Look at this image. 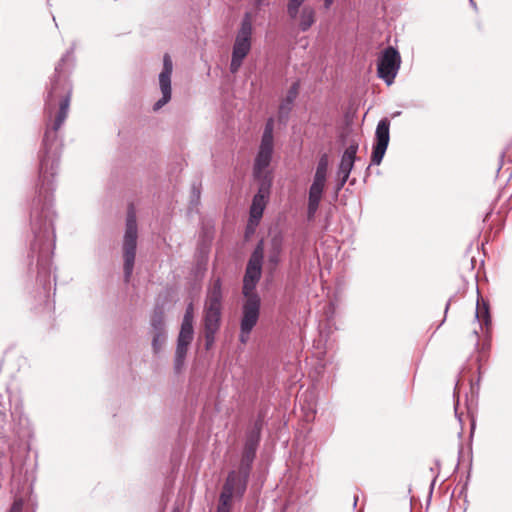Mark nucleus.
Masks as SVG:
<instances>
[{"label":"nucleus","mask_w":512,"mask_h":512,"mask_svg":"<svg viewBox=\"0 0 512 512\" xmlns=\"http://www.w3.org/2000/svg\"><path fill=\"white\" fill-rule=\"evenodd\" d=\"M72 60L73 48L67 51L56 65L45 100L47 127L43 138L44 154L40 158L39 179L30 212V226L33 234L30 250L32 257L37 256L39 275L49 273L55 248L53 226L55 213L52 202L54 177L59 165L57 132L64 124L69 111L72 86L64 72V65Z\"/></svg>","instance_id":"nucleus-1"},{"label":"nucleus","mask_w":512,"mask_h":512,"mask_svg":"<svg viewBox=\"0 0 512 512\" xmlns=\"http://www.w3.org/2000/svg\"><path fill=\"white\" fill-rule=\"evenodd\" d=\"M252 18L250 13H246L242 18L240 28L236 34V38L232 48V57L230 63V71L235 74L239 71L243 60L251 50L252 39Z\"/></svg>","instance_id":"nucleus-3"},{"label":"nucleus","mask_w":512,"mask_h":512,"mask_svg":"<svg viewBox=\"0 0 512 512\" xmlns=\"http://www.w3.org/2000/svg\"><path fill=\"white\" fill-rule=\"evenodd\" d=\"M6 425V413L4 406L0 403V432L4 431Z\"/></svg>","instance_id":"nucleus-30"},{"label":"nucleus","mask_w":512,"mask_h":512,"mask_svg":"<svg viewBox=\"0 0 512 512\" xmlns=\"http://www.w3.org/2000/svg\"><path fill=\"white\" fill-rule=\"evenodd\" d=\"M334 0H324L325 8H330Z\"/></svg>","instance_id":"nucleus-35"},{"label":"nucleus","mask_w":512,"mask_h":512,"mask_svg":"<svg viewBox=\"0 0 512 512\" xmlns=\"http://www.w3.org/2000/svg\"><path fill=\"white\" fill-rule=\"evenodd\" d=\"M284 237L282 233H275L270 240V248L268 253V263L276 267L280 262V257L283 251Z\"/></svg>","instance_id":"nucleus-15"},{"label":"nucleus","mask_w":512,"mask_h":512,"mask_svg":"<svg viewBox=\"0 0 512 512\" xmlns=\"http://www.w3.org/2000/svg\"><path fill=\"white\" fill-rule=\"evenodd\" d=\"M324 188L311 185L309 188L308 200L321 201Z\"/></svg>","instance_id":"nucleus-24"},{"label":"nucleus","mask_w":512,"mask_h":512,"mask_svg":"<svg viewBox=\"0 0 512 512\" xmlns=\"http://www.w3.org/2000/svg\"><path fill=\"white\" fill-rule=\"evenodd\" d=\"M299 15V29L302 32L308 31L315 23V9L312 6H304Z\"/></svg>","instance_id":"nucleus-18"},{"label":"nucleus","mask_w":512,"mask_h":512,"mask_svg":"<svg viewBox=\"0 0 512 512\" xmlns=\"http://www.w3.org/2000/svg\"><path fill=\"white\" fill-rule=\"evenodd\" d=\"M357 500H358V498L355 496V497H354V504H353V505H354V507H355V506H356V504H357Z\"/></svg>","instance_id":"nucleus-38"},{"label":"nucleus","mask_w":512,"mask_h":512,"mask_svg":"<svg viewBox=\"0 0 512 512\" xmlns=\"http://www.w3.org/2000/svg\"><path fill=\"white\" fill-rule=\"evenodd\" d=\"M263 258L264 241L260 240L251 253L243 278L242 293L245 300L241 307L239 332V341L242 344H246L248 342L250 334L256 326L260 316L261 299L254 290L262 275Z\"/></svg>","instance_id":"nucleus-2"},{"label":"nucleus","mask_w":512,"mask_h":512,"mask_svg":"<svg viewBox=\"0 0 512 512\" xmlns=\"http://www.w3.org/2000/svg\"><path fill=\"white\" fill-rule=\"evenodd\" d=\"M475 318L479 322L481 329H483V326H485L486 329H488L489 325L491 324V316L489 313L488 304L485 303L484 301H477Z\"/></svg>","instance_id":"nucleus-19"},{"label":"nucleus","mask_w":512,"mask_h":512,"mask_svg":"<svg viewBox=\"0 0 512 512\" xmlns=\"http://www.w3.org/2000/svg\"><path fill=\"white\" fill-rule=\"evenodd\" d=\"M173 71V63L169 54L163 57V69L159 74V86L162 97L154 104L153 110L157 111L166 105L171 99V75Z\"/></svg>","instance_id":"nucleus-12"},{"label":"nucleus","mask_w":512,"mask_h":512,"mask_svg":"<svg viewBox=\"0 0 512 512\" xmlns=\"http://www.w3.org/2000/svg\"><path fill=\"white\" fill-rule=\"evenodd\" d=\"M250 473L251 470H247V473H245L241 466H239L238 471H230L226 477L219 498L230 502L234 497L241 499L246 492Z\"/></svg>","instance_id":"nucleus-6"},{"label":"nucleus","mask_w":512,"mask_h":512,"mask_svg":"<svg viewBox=\"0 0 512 512\" xmlns=\"http://www.w3.org/2000/svg\"><path fill=\"white\" fill-rule=\"evenodd\" d=\"M328 163V156L326 154H323L318 161L315 172L327 175Z\"/></svg>","instance_id":"nucleus-25"},{"label":"nucleus","mask_w":512,"mask_h":512,"mask_svg":"<svg viewBox=\"0 0 512 512\" xmlns=\"http://www.w3.org/2000/svg\"><path fill=\"white\" fill-rule=\"evenodd\" d=\"M192 197L196 201H198L200 198V188L195 184L192 186Z\"/></svg>","instance_id":"nucleus-32"},{"label":"nucleus","mask_w":512,"mask_h":512,"mask_svg":"<svg viewBox=\"0 0 512 512\" xmlns=\"http://www.w3.org/2000/svg\"><path fill=\"white\" fill-rule=\"evenodd\" d=\"M218 330L204 329L206 348L209 349L215 341V335Z\"/></svg>","instance_id":"nucleus-27"},{"label":"nucleus","mask_w":512,"mask_h":512,"mask_svg":"<svg viewBox=\"0 0 512 512\" xmlns=\"http://www.w3.org/2000/svg\"><path fill=\"white\" fill-rule=\"evenodd\" d=\"M263 1H264V0H255V4H256L257 6H260V5H262Z\"/></svg>","instance_id":"nucleus-36"},{"label":"nucleus","mask_w":512,"mask_h":512,"mask_svg":"<svg viewBox=\"0 0 512 512\" xmlns=\"http://www.w3.org/2000/svg\"><path fill=\"white\" fill-rule=\"evenodd\" d=\"M401 64L399 52L392 46L384 49L377 63L378 77L383 79L387 85H391L398 73Z\"/></svg>","instance_id":"nucleus-7"},{"label":"nucleus","mask_w":512,"mask_h":512,"mask_svg":"<svg viewBox=\"0 0 512 512\" xmlns=\"http://www.w3.org/2000/svg\"><path fill=\"white\" fill-rule=\"evenodd\" d=\"M449 305H450V301L447 302L446 306H445V314L447 313L448 309H449Z\"/></svg>","instance_id":"nucleus-37"},{"label":"nucleus","mask_w":512,"mask_h":512,"mask_svg":"<svg viewBox=\"0 0 512 512\" xmlns=\"http://www.w3.org/2000/svg\"><path fill=\"white\" fill-rule=\"evenodd\" d=\"M273 130L274 120L273 118H269L265 124L261 142L274 144Z\"/></svg>","instance_id":"nucleus-21"},{"label":"nucleus","mask_w":512,"mask_h":512,"mask_svg":"<svg viewBox=\"0 0 512 512\" xmlns=\"http://www.w3.org/2000/svg\"><path fill=\"white\" fill-rule=\"evenodd\" d=\"M358 150V144H350L349 147L342 154L338 175H344L349 177L356 160V154Z\"/></svg>","instance_id":"nucleus-13"},{"label":"nucleus","mask_w":512,"mask_h":512,"mask_svg":"<svg viewBox=\"0 0 512 512\" xmlns=\"http://www.w3.org/2000/svg\"><path fill=\"white\" fill-rule=\"evenodd\" d=\"M221 307L204 305V329L219 330L221 322Z\"/></svg>","instance_id":"nucleus-16"},{"label":"nucleus","mask_w":512,"mask_h":512,"mask_svg":"<svg viewBox=\"0 0 512 512\" xmlns=\"http://www.w3.org/2000/svg\"><path fill=\"white\" fill-rule=\"evenodd\" d=\"M319 204L320 201L308 200L307 218L309 221L314 219L315 214L319 208Z\"/></svg>","instance_id":"nucleus-26"},{"label":"nucleus","mask_w":512,"mask_h":512,"mask_svg":"<svg viewBox=\"0 0 512 512\" xmlns=\"http://www.w3.org/2000/svg\"><path fill=\"white\" fill-rule=\"evenodd\" d=\"M326 174L316 173L314 174L313 182L311 185H316L318 187L324 188L326 183Z\"/></svg>","instance_id":"nucleus-28"},{"label":"nucleus","mask_w":512,"mask_h":512,"mask_svg":"<svg viewBox=\"0 0 512 512\" xmlns=\"http://www.w3.org/2000/svg\"><path fill=\"white\" fill-rule=\"evenodd\" d=\"M273 147L274 144L260 143L253 165V176L259 183H263L264 180L268 179L270 184H272V176L268 168L272 160Z\"/></svg>","instance_id":"nucleus-10"},{"label":"nucleus","mask_w":512,"mask_h":512,"mask_svg":"<svg viewBox=\"0 0 512 512\" xmlns=\"http://www.w3.org/2000/svg\"><path fill=\"white\" fill-rule=\"evenodd\" d=\"M152 348L154 353H159L166 342L167 333H152Z\"/></svg>","instance_id":"nucleus-23"},{"label":"nucleus","mask_w":512,"mask_h":512,"mask_svg":"<svg viewBox=\"0 0 512 512\" xmlns=\"http://www.w3.org/2000/svg\"><path fill=\"white\" fill-rule=\"evenodd\" d=\"M339 177H340V180H339V183L337 184V190H341L349 178L344 175H339Z\"/></svg>","instance_id":"nucleus-33"},{"label":"nucleus","mask_w":512,"mask_h":512,"mask_svg":"<svg viewBox=\"0 0 512 512\" xmlns=\"http://www.w3.org/2000/svg\"><path fill=\"white\" fill-rule=\"evenodd\" d=\"M231 502L219 498V503L216 508V512H230Z\"/></svg>","instance_id":"nucleus-29"},{"label":"nucleus","mask_w":512,"mask_h":512,"mask_svg":"<svg viewBox=\"0 0 512 512\" xmlns=\"http://www.w3.org/2000/svg\"><path fill=\"white\" fill-rule=\"evenodd\" d=\"M152 333H166L164 323V311L161 307H156L150 320Z\"/></svg>","instance_id":"nucleus-20"},{"label":"nucleus","mask_w":512,"mask_h":512,"mask_svg":"<svg viewBox=\"0 0 512 512\" xmlns=\"http://www.w3.org/2000/svg\"><path fill=\"white\" fill-rule=\"evenodd\" d=\"M270 188L271 184L268 179L264 180L263 183H259L258 192L254 195L250 206V217L247 225V231L250 230L253 232L254 228L258 226L267 204Z\"/></svg>","instance_id":"nucleus-9"},{"label":"nucleus","mask_w":512,"mask_h":512,"mask_svg":"<svg viewBox=\"0 0 512 512\" xmlns=\"http://www.w3.org/2000/svg\"><path fill=\"white\" fill-rule=\"evenodd\" d=\"M222 280L217 277L212 280L207 290L205 306L221 307L222 308Z\"/></svg>","instance_id":"nucleus-14"},{"label":"nucleus","mask_w":512,"mask_h":512,"mask_svg":"<svg viewBox=\"0 0 512 512\" xmlns=\"http://www.w3.org/2000/svg\"><path fill=\"white\" fill-rule=\"evenodd\" d=\"M305 0H288L287 3V14L291 19H296L299 13V9Z\"/></svg>","instance_id":"nucleus-22"},{"label":"nucleus","mask_w":512,"mask_h":512,"mask_svg":"<svg viewBox=\"0 0 512 512\" xmlns=\"http://www.w3.org/2000/svg\"><path fill=\"white\" fill-rule=\"evenodd\" d=\"M193 319L194 307L193 303H189L188 306L186 307V311L183 316L180 332L177 339V346L174 359V371L177 374L180 373L184 367L188 347L193 340Z\"/></svg>","instance_id":"nucleus-5"},{"label":"nucleus","mask_w":512,"mask_h":512,"mask_svg":"<svg viewBox=\"0 0 512 512\" xmlns=\"http://www.w3.org/2000/svg\"><path fill=\"white\" fill-rule=\"evenodd\" d=\"M458 405H459V400L457 399L454 404L455 416L459 420V422L462 423V414H460L458 412Z\"/></svg>","instance_id":"nucleus-34"},{"label":"nucleus","mask_w":512,"mask_h":512,"mask_svg":"<svg viewBox=\"0 0 512 512\" xmlns=\"http://www.w3.org/2000/svg\"><path fill=\"white\" fill-rule=\"evenodd\" d=\"M12 432L18 434V431H16L15 428H12Z\"/></svg>","instance_id":"nucleus-39"},{"label":"nucleus","mask_w":512,"mask_h":512,"mask_svg":"<svg viewBox=\"0 0 512 512\" xmlns=\"http://www.w3.org/2000/svg\"><path fill=\"white\" fill-rule=\"evenodd\" d=\"M470 3H471L472 5H474V2H473V0H470Z\"/></svg>","instance_id":"nucleus-40"},{"label":"nucleus","mask_w":512,"mask_h":512,"mask_svg":"<svg viewBox=\"0 0 512 512\" xmlns=\"http://www.w3.org/2000/svg\"><path fill=\"white\" fill-rule=\"evenodd\" d=\"M261 430L262 420L257 419L253 427L246 433L242 457L239 465L243 467L245 473H247V470L252 469V464L256 457V452L260 442Z\"/></svg>","instance_id":"nucleus-8"},{"label":"nucleus","mask_w":512,"mask_h":512,"mask_svg":"<svg viewBox=\"0 0 512 512\" xmlns=\"http://www.w3.org/2000/svg\"><path fill=\"white\" fill-rule=\"evenodd\" d=\"M137 221L133 206H130L126 217V230L123 240L124 278L129 281L134 268L137 247Z\"/></svg>","instance_id":"nucleus-4"},{"label":"nucleus","mask_w":512,"mask_h":512,"mask_svg":"<svg viewBox=\"0 0 512 512\" xmlns=\"http://www.w3.org/2000/svg\"><path fill=\"white\" fill-rule=\"evenodd\" d=\"M299 92V82H294L289 88L285 99L279 106V117L280 119L287 118L290 111L292 110L295 99Z\"/></svg>","instance_id":"nucleus-17"},{"label":"nucleus","mask_w":512,"mask_h":512,"mask_svg":"<svg viewBox=\"0 0 512 512\" xmlns=\"http://www.w3.org/2000/svg\"><path fill=\"white\" fill-rule=\"evenodd\" d=\"M390 140V120L382 118L376 127L375 143L372 149L371 164L379 165L387 150Z\"/></svg>","instance_id":"nucleus-11"},{"label":"nucleus","mask_w":512,"mask_h":512,"mask_svg":"<svg viewBox=\"0 0 512 512\" xmlns=\"http://www.w3.org/2000/svg\"><path fill=\"white\" fill-rule=\"evenodd\" d=\"M23 501L22 499H15L9 512H22Z\"/></svg>","instance_id":"nucleus-31"}]
</instances>
